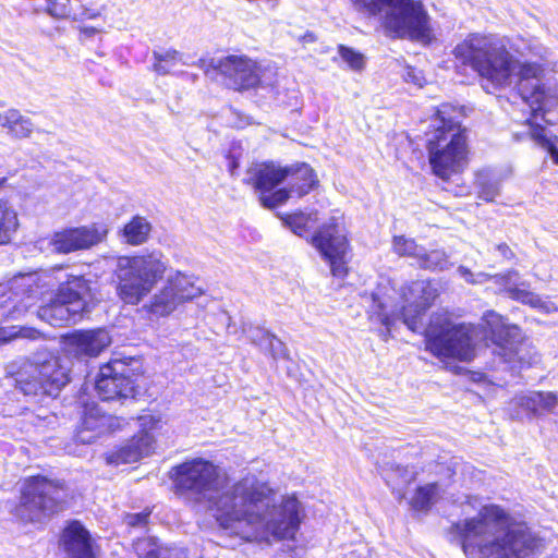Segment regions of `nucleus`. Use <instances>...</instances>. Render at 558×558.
<instances>
[{"instance_id": "obj_1", "label": "nucleus", "mask_w": 558, "mask_h": 558, "mask_svg": "<svg viewBox=\"0 0 558 558\" xmlns=\"http://www.w3.org/2000/svg\"><path fill=\"white\" fill-rule=\"evenodd\" d=\"M173 473L177 494L186 504L209 511L242 539H292L300 527V501L291 496L277 504L274 490L255 476L229 484L218 466L202 458L177 465Z\"/></svg>"}, {"instance_id": "obj_2", "label": "nucleus", "mask_w": 558, "mask_h": 558, "mask_svg": "<svg viewBox=\"0 0 558 558\" xmlns=\"http://www.w3.org/2000/svg\"><path fill=\"white\" fill-rule=\"evenodd\" d=\"M64 268L56 265L47 270L23 274L12 282V290L28 305L43 302L57 286L51 298L37 308V317L53 327H64L75 323L89 311L88 299L92 298L89 280L83 275L70 274L60 282L57 274Z\"/></svg>"}, {"instance_id": "obj_3", "label": "nucleus", "mask_w": 558, "mask_h": 558, "mask_svg": "<svg viewBox=\"0 0 558 558\" xmlns=\"http://www.w3.org/2000/svg\"><path fill=\"white\" fill-rule=\"evenodd\" d=\"M506 513L496 506L484 507L477 517L454 524L468 558H534L542 546L527 527L506 529Z\"/></svg>"}, {"instance_id": "obj_4", "label": "nucleus", "mask_w": 558, "mask_h": 558, "mask_svg": "<svg viewBox=\"0 0 558 558\" xmlns=\"http://www.w3.org/2000/svg\"><path fill=\"white\" fill-rule=\"evenodd\" d=\"M460 118V107L442 102L435 107L428 128V162L433 174L445 182L462 173L470 161L469 130Z\"/></svg>"}, {"instance_id": "obj_5", "label": "nucleus", "mask_w": 558, "mask_h": 558, "mask_svg": "<svg viewBox=\"0 0 558 558\" xmlns=\"http://www.w3.org/2000/svg\"><path fill=\"white\" fill-rule=\"evenodd\" d=\"M243 183L257 194L260 206L276 209L291 197L302 198L319 187L316 170L305 161L281 166L274 160L253 163Z\"/></svg>"}, {"instance_id": "obj_6", "label": "nucleus", "mask_w": 558, "mask_h": 558, "mask_svg": "<svg viewBox=\"0 0 558 558\" xmlns=\"http://www.w3.org/2000/svg\"><path fill=\"white\" fill-rule=\"evenodd\" d=\"M453 64L459 73L468 69L493 86L508 84L513 70V56L497 35L469 33L452 49Z\"/></svg>"}, {"instance_id": "obj_7", "label": "nucleus", "mask_w": 558, "mask_h": 558, "mask_svg": "<svg viewBox=\"0 0 558 558\" xmlns=\"http://www.w3.org/2000/svg\"><path fill=\"white\" fill-rule=\"evenodd\" d=\"M355 11L367 16L380 15L385 8L398 9L388 12L383 20L385 29L393 38L409 37L411 40H429L430 27L422 2L413 0H351Z\"/></svg>"}, {"instance_id": "obj_8", "label": "nucleus", "mask_w": 558, "mask_h": 558, "mask_svg": "<svg viewBox=\"0 0 558 558\" xmlns=\"http://www.w3.org/2000/svg\"><path fill=\"white\" fill-rule=\"evenodd\" d=\"M197 66L211 80H221L227 89L236 93L256 92L264 87L266 68L247 54H228L218 59L201 58Z\"/></svg>"}, {"instance_id": "obj_9", "label": "nucleus", "mask_w": 558, "mask_h": 558, "mask_svg": "<svg viewBox=\"0 0 558 558\" xmlns=\"http://www.w3.org/2000/svg\"><path fill=\"white\" fill-rule=\"evenodd\" d=\"M163 263L153 256L135 255L119 258L116 293L126 305H137L163 277Z\"/></svg>"}, {"instance_id": "obj_10", "label": "nucleus", "mask_w": 558, "mask_h": 558, "mask_svg": "<svg viewBox=\"0 0 558 558\" xmlns=\"http://www.w3.org/2000/svg\"><path fill=\"white\" fill-rule=\"evenodd\" d=\"M329 267L331 277L343 287L351 274L352 245L337 217H330L307 239Z\"/></svg>"}, {"instance_id": "obj_11", "label": "nucleus", "mask_w": 558, "mask_h": 558, "mask_svg": "<svg viewBox=\"0 0 558 558\" xmlns=\"http://www.w3.org/2000/svg\"><path fill=\"white\" fill-rule=\"evenodd\" d=\"M65 490L63 486L43 476L25 481L16 515L23 521H39L43 515L62 510Z\"/></svg>"}, {"instance_id": "obj_12", "label": "nucleus", "mask_w": 558, "mask_h": 558, "mask_svg": "<svg viewBox=\"0 0 558 558\" xmlns=\"http://www.w3.org/2000/svg\"><path fill=\"white\" fill-rule=\"evenodd\" d=\"M99 369L95 389L104 401H122L134 398L135 386L131 378L134 369L130 365L135 362L133 357H120L121 353Z\"/></svg>"}, {"instance_id": "obj_13", "label": "nucleus", "mask_w": 558, "mask_h": 558, "mask_svg": "<svg viewBox=\"0 0 558 558\" xmlns=\"http://www.w3.org/2000/svg\"><path fill=\"white\" fill-rule=\"evenodd\" d=\"M476 325L453 323L445 314H434L424 329L426 349H474Z\"/></svg>"}, {"instance_id": "obj_14", "label": "nucleus", "mask_w": 558, "mask_h": 558, "mask_svg": "<svg viewBox=\"0 0 558 558\" xmlns=\"http://www.w3.org/2000/svg\"><path fill=\"white\" fill-rule=\"evenodd\" d=\"M439 296L438 289L430 280L413 281L403 290L405 304L400 310L403 323L412 331H417L422 326V317L435 304Z\"/></svg>"}, {"instance_id": "obj_15", "label": "nucleus", "mask_w": 558, "mask_h": 558, "mask_svg": "<svg viewBox=\"0 0 558 558\" xmlns=\"http://www.w3.org/2000/svg\"><path fill=\"white\" fill-rule=\"evenodd\" d=\"M138 434L109 458L110 463H133L154 450L155 434L162 428L161 418L144 414L138 417Z\"/></svg>"}, {"instance_id": "obj_16", "label": "nucleus", "mask_w": 558, "mask_h": 558, "mask_svg": "<svg viewBox=\"0 0 558 558\" xmlns=\"http://www.w3.org/2000/svg\"><path fill=\"white\" fill-rule=\"evenodd\" d=\"M106 227L98 223L81 227H68L52 234L50 244L60 254L89 250L102 242L107 236Z\"/></svg>"}, {"instance_id": "obj_17", "label": "nucleus", "mask_w": 558, "mask_h": 558, "mask_svg": "<svg viewBox=\"0 0 558 558\" xmlns=\"http://www.w3.org/2000/svg\"><path fill=\"white\" fill-rule=\"evenodd\" d=\"M478 329L483 339L499 349H509L520 344L525 336L522 328L509 322L508 317L494 310L483 313Z\"/></svg>"}, {"instance_id": "obj_18", "label": "nucleus", "mask_w": 558, "mask_h": 558, "mask_svg": "<svg viewBox=\"0 0 558 558\" xmlns=\"http://www.w3.org/2000/svg\"><path fill=\"white\" fill-rule=\"evenodd\" d=\"M70 351H58L57 355L49 354L40 363L31 365L34 372L38 374L41 380L47 384L48 396L56 395L62 387L70 381V371L72 367Z\"/></svg>"}, {"instance_id": "obj_19", "label": "nucleus", "mask_w": 558, "mask_h": 558, "mask_svg": "<svg viewBox=\"0 0 558 558\" xmlns=\"http://www.w3.org/2000/svg\"><path fill=\"white\" fill-rule=\"evenodd\" d=\"M60 341L69 349H107L111 344V336L105 327L77 329L61 335Z\"/></svg>"}, {"instance_id": "obj_20", "label": "nucleus", "mask_w": 558, "mask_h": 558, "mask_svg": "<svg viewBox=\"0 0 558 558\" xmlns=\"http://www.w3.org/2000/svg\"><path fill=\"white\" fill-rule=\"evenodd\" d=\"M519 272L514 269H508L501 274L495 275V283L500 287V293L507 295L512 301L537 308L542 306V299L530 290L529 282L511 284L513 277H518Z\"/></svg>"}, {"instance_id": "obj_21", "label": "nucleus", "mask_w": 558, "mask_h": 558, "mask_svg": "<svg viewBox=\"0 0 558 558\" xmlns=\"http://www.w3.org/2000/svg\"><path fill=\"white\" fill-rule=\"evenodd\" d=\"M68 558H95L89 532L77 521L71 522L62 534Z\"/></svg>"}, {"instance_id": "obj_22", "label": "nucleus", "mask_w": 558, "mask_h": 558, "mask_svg": "<svg viewBox=\"0 0 558 558\" xmlns=\"http://www.w3.org/2000/svg\"><path fill=\"white\" fill-rule=\"evenodd\" d=\"M112 416L107 415L99 405L87 404L84 410L82 425L77 430V440L83 444L93 442L99 435L112 426Z\"/></svg>"}, {"instance_id": "obj_23", "label": "nucleus", "mask_w": 558, "mask_h": 558, "mask_svg": "<svg viewBox=\"0 0 558 558\" xmlns=\"http://www.w3.org/2000/svg\"><path fill=\"white\" fill-rule=\"evenodd\" d=\"M519 94L523 101L530 107V114L539 116L545 119L550 108L557 106L558 97L545 87L542 83H536L529 87L526 84L518 86Z\"/></svg>"}, {"instance_id": "obj_24", "label": "nucleus", "mask_w": 558, "mask_h": 558, "mask_svg": "<svg viewBox=\"0 0 558 558\" xmlns=\"http://www.w3.org/2000/svg\"><path fill=\"white\" fill-rule=\"evenodd\" d=\"M513 402L533 414L553 411L558 402L554 392L529 391L518 395Z\"/></svg>"}, {"instance_id": "obj_25", "label": "nucleus", "mask_w": 558, "mask_h": 558, "mask_svg": "<svg viewBox=\"0 0 558 558\" xmlns=\"http://www.w3.org/2000/svg\"><path fill=\"white\" fill-rule=\"evenodd\" d=\"M538 116L530 114L523 124L529 128L530 138L541 148L545 149L550 156L555 165L558 166V136L548 135L545 125L537 123Z\"/></svg>"}, {"instance_id": "obj_26", "label": "nucleus", "mask_w": 558, "mask_h": 558, "mask_svg": "<svg viewBox=\"0 0 558 558\" xmlns=\"http://www.w3.org/2000/svg\"><path fill=\"white\" fill-rule=\"evenodd\" d=\"M1 126L16 140L28 138L34 132L32 120L23 116L21 111L15 108H10L3 113Z\"/></svg>"}, {"instance_id": "obj_27", "label": "nucleus", "mask_w": 558, "mask_h": 558, "mask_svg": "<svg viewBox=\"0 0 558 558\" xmlns=\"http://www.w3.org/2000/svg\"><path fill=\"white\" fill-rule=\"evenodd\" d=\"M151 230V223L147 220V218L140 215H134L122 227L120 234L124 239L125 243L136 246L148 241Z\"/></svg>"}, {"instance_id": "obj_28", "label": "nucleus", "mask_w": 558, "mask_h": 558, "mask_svg": "<svg viewBox=\"0 0 558 558\" xmlns=\"http://www.w3.org/2000/svg\"><path fill=\"white\" fill-rule=\"evenodd\" d=\"M475 351H430L435 362L440 367H444L453 374H462L464 367L461 366L460 362H470L474 359Z\"/></svg>"}, {"instance_id": "obj_29", "label": "nucleus", "mask_w": 558, "mask_h": 558, "mask_svg": "<svg viewBox=\"0 0 558 558\" xmlns=\"http://www.w3.org/2000/svg\"><path fill=\"white\" fill-rule=\"evenodd\" d=\"M16 387L25 396L48 395L47 384H45L34 368L22 371L15 378Z\"/></svg>"}, {"instance_id": "obj_30", "label": "nucleus", "mask_w": 558, "mask_h": 558, "mask_svg": "<svg viewBox=\"0 0 558 558\" xmlns=\"http://www.w3.org/2000/svg\"><path fill=\"white\" fill-rule=\"evenodd\" d=\"M17 228L19 219L16 213L0 202V246L11 242Z\"/></svg>"}, {"instance_id": "obj_31", "label": "nucleus", "mask_w": 558, "mask_h": 558, "mask_svg": "<svg viewBox=\"0 0 558 558\" xmlns=\"http://www.w3.org/2000/svg\"><path fill=\"white\" fill-rule=\"evenodd\" d=\"M439 493L440 488L437 483L420 486L411 500V506L415 510H427L436 501Z\"/></svg>"}, {"instance_id": "obj_32", "label": "nucleus", "mask_w": 558, "mask_h": 558, "mask_svg": "<svg viewBox=\"0 0 558 558\" xmlns=\"http://www.w3.org/2000/svg\"><path fill=\"white\" fill-rule=\"evenodd\" d=\"M154 63L153 71L158 75H167L170 73L171 68L174 66L181 59V54L175 49H168L163 52H153Z\"/></svg>"}, {"instance_id": "obj_33", "label": "nucleus", "mask_w": 558, "mask_h": 558, "mask_svg": "<svg viewBox=\"0 0 558 558\" xmlns=\"http://www.w3.org/2000/svg\"><path fill=\"white\" fill-rule=\"evenodd\" d=\"M392 252L399 257H416L420 245L412 238L393 235L391 240Z\"/></svg>"}, {"instance_id": "obj_34", "label": "nucleus", "mask_w": 558, "mask_h": 558, "mask_svg": "<svg viewBox=\"0 0 558 558\" xmlns=\"http://www.w3.org/2000/svg\"><path fill=\"white\" fill-rule=\"evenodd\" d=\"M284 223L298 235L304 236L310 231L311 215L303 211L286 214Z\"/></svg>"}, {"instance_id": "obj_35", "label": "nucleus", "mask_w": 558, "mask_h": 558, "mask_svg": "<svg viewBox=\"0 0 558 558\" xmlns=\"http://www.w3.org/2000/svg\"><path fill=\"white\" fill-rule=\"evenodd\" d=\"M337 50L341 59L348 64L350 69L353 71H361L364 69L365 60L364 56L360 51L343 44L338 45Z\"/></svg>"}, {"instance_id": "obj_36", "label": "nucleus", "mask_w": 558, "mask_h": 558, "mask_svg": "<svg viewBox=\"0 0 558 558\" xmlns=\"http://www.w3.org/2000/svg\"><path fill=\"white\" fill-rule=\"evenodd\" d=\"M160 548L161 545L153 537L140 538L134 543L138 558H157Z\"/></svg>"}, {"instance_id": "obj_37", "label": "nucleus", "mask_w": 558, "mask_h": 558, "mask_svg": "<svg viewBox=\"0 0 558 558\" xmlns=\"http://www.w3.org/2000/svg\"><path fill=\"white\" fill-rule=\"evenodd\" d=\"M47 4L44 9L48 15L53 19L63 20L71 14V0H46Z\"/></svg>"}, {"instance_id": "obj_38", "label": "nucleus", "mask_w": 558, "mask_h": 558, "mask_svg": "<svg viewBox=\"0 0 558 558\" xmlns=\"http://www.w3.org/2000/svg\"><path fill=\"white\" fill-rule=\"evenodd\" d=\"M175 308V301L169 294L156 295L150 303V312L155 315L166 316Z\"/></svg>"}, {"instance_id": "obj_39", "label": "nucleus", "mask_w": 558, "mask_h": 558, "mask_svg": "<svg viewBox=\"0 0 558 558\" xmlns=\"http://www.w3.org/2000/svg\"><path fill=\"white\" fill-rule=\"evenodd\" d=\"M542 74V68L537 63L524 62L520 65L518 76L520 78L519 86L525 84V81L536 80Z\"/></svg>"}, {"instance_id": "obj_40", "label": "nucleus", "mask_w": 558, "mask_h": 558, "mask_svg": "<svg viewBox=\"0 0 558 558\" xmlns=\"http://www.w3.org/2000/svg\"><path fill=\"white\" fill-rule=\"evenodd\" d=\"M257 344L262 349H278L282 345L279 338L268 331H262Z\"/></svg>"}, {"instance_id": "obj_41", "label": "nucleus", "mask_w": 558, "mask_h": 558, "mask_svg": "<svg viewBox=\"0 0 558 558\" xmlns=\"http://www.w3.org/2000/svg\"><path fill=\"white\" fill-rule=\"evenodd\" d=\"M376 310L373 312L372 317L376 318L380 324H383L388 330H390L391 326L395 324V317L384 312V304L376 303Z\"/></svg>"}, {"instance_id": "obj_42", "label": "nucleus", "mask_w": 558, "mask_h": 558, "mask_svg": "<svg viewBox=\"0 0 558 558\" xmlns=\"http://www.w3.org/2000/svg\"><path fill=\"white\" fill-rule=\"evenodd\" d=\"M157 558H187L186 551L179 547L161 546Z\"/></svg>"}, {"instance_id": "obj_43", "label": "nucleus", "mask_w": 558, "mask_h": 558, "mask_svg": "<svg viewBox=\"0 0 558 558\" xmlns=\"http://www.w3.org/2000/svg\"><path fill=\"white\" fill-rule=\"evenodd\" d=\"M396 475H400L402 477L401 484H408L412 480V475L408 476V470L405 468L397 466V469L393 471ZM385 480L388 485H391L393 489L397 488V486L400 485V483L393 484V478L389 475L385 476Z\"/></svg>"}, {"instance_id": "obj_44", "label": "nucleus", "mask_w": 558, "mask_h": 558, "mask_svg": "<svg viewBox=\"0 0 558 558\" xmlns=\"http://www.w3.org/2000/svg\"><path fill=\"white\" fill-rule=\"evenodd\" d=\"M149 513L140 512L126 515V524L130 526H144L147 523Z\"/></svg>"}, {"instance_id": "obj_45", "label": "nucleus", "mask_w": 558, "mask_h": 558, "mask_svg": "<svg viewBox=\"0 0 558 558\" xmlns=\"http://www.w3.org/2000/svg\"><path fill=\"white\" fill-rule=\"evenodd\" d=\"M417 259L418 266L423 269H429L435 270L436 264L432 260L430 255L426 252L421 253L420 250L417 251V256L415 257Z\"/></svg>"}, {"instance_id": "obj_46", "label": "nucleus", "mask_w": 558, "mask_h": 558, "mask_svg": "<svg viewBox=\"0 0 558 558\" xmlns=\"http://www.w3.org/2000/svg\"><path fill=\"white\" fill-rule=\"evenodd\" d=\"M496 250L498 251L500 256L507 260H512L515 258L514 252L506 242L497 244Z\"/></svg>"}, {"instance_id": "obj_47", "label": "nucleus", "mask_w": 558, "mask_h": 558, "mask_svg": "<svg viewBox=\"0 0 558 558\" xmlns=\"http://www.w3.org/2000/svg\"><path fill=\"white\" fill-rule=\"evenodd\" d=\"M16 336H19L21 338L33 339V340L44 337V335L40 331H38L35 328H29V327L21 328Z\"/></svg>"}, {"instance_id": "obj_48", "label": "nucleus", "mask_w": 558, "mask_h": 558, "mask_svg": "<svg viewBox=\"0 0 558 558\" xmlns=\"http://www.w3.org/2000/svg\"><path fill=\"white\" fill-rule=\"evenodd\" d=\"M78 32H80V41H84L88 38H92L94 37L96 34L99 33V29L94 27V26H81L78 28Z\"/></svg>"}, {"instance_id": "obj_49", "label": "nucleus", "mask_w": 558, "mask_h": 558, "mask_svg": "<svg viewBox=\"0 0 558 558\" xmlns=\"http://www.w3.org/2000/svg\"><path fill=\"white\" fill-rule=\"evenodd\" d=\"M226 158L228 160V171L230 172L231 175H233L235 170L239 168V159L231 153L227 154Z\"/></svg>"}, {"instance_id": "obj_50", "label": "nucleus", "mask_w": 558, "mask_h": 558, "mask_svg": "<svg viewBox=\"0 0 558 558\" xmlns=\"http://www.w3.org/2000/svg\"><path fill=\"white\" fill-rule=\"evenodd\" d=\"M299 41L304 45L314 44L317 41V35L312 31H307L302 36H300Z\"/></svg>"}, {"instance_id": "obj_51", "label": "nucleus", "mask_w": 558, "mask_h": 558, "mask_svg": "<svg viewBox=\"0 0 558 558\" xmlns=\"http://www.w3.org/2000/svg\"><path fill=\"white\" fill-rule=\"evenodd\" d=\"M11 338H12V336H9V337H8V336H4V335H3V331H0V344H1V343H5V342H7L9 339H11Z\"/></svg>"}, {"instance_id": "obj_52", "label": "nucleus", "mask_w": 558, "mask_h": 558, "mask_svg": "<svg viewBox=\"0 0 558 558\" xmlns=\"http://www.w3.org/2000/svg\"><path fill=\"white\" fill-rule=\"evenodd\" d=\"M84 352L85 353H90V354H88L89 356H97L100 351L96 350V351H84Z\"/></svg>"}, {"instance_id": "obj_53", "label": "nucleus", "mask_w": 558, "mask_h": 558, "mask_svg": "<svg viewBox=\"0 0 558 558\" xmlns=\"http://www.w3.org/2000/svg\"><path fill=\"white\" fill-rule=\"evenodd\" d=\"M97 16H98V13L87 14V17H89V19H94V17H97Z\"/></svg>"}, {"instance_id": "obj_54", "label": "nucleus", "mask_w": 558, "mask_h": 558, "mask_svg": "<svg viewBox=\"0 0 558 558\" xmlns=\"http://www.w3.org/2000/svg\"><path fill=\"white\" fill-rule=\"evenodd\" d=\"M4 182H5V178H1L0 179V187L4 184Z\"/></svg>"}, {"instance_id": "obj_55", "label": "nucleus", "mask_w": 558, "mask_h": 558, "mask_svg": "<svg viewBox=\"0 0 558 558\" xmlns=\"http://www.w3.org/2000/svg\"><path fill=\"white\" fill-rule=\"evenodd\" d=\"M3 121V113L0 112V122Z\"/></svg>"}, {"instance_id": "obj_56", "label": "nucleus", "mask_w": 558, "mask_h": 558, "mask_svg": "<svg viewBox=\"0 0 558 558\" xmlns=\"http://www.w3.org/2000/svg\"><path fill=\"white\" fill-rule=\"evenodd\" d=\"M463 272L471 274L470 270H468V269H463Z\"/></svg>"}, {"instance_id": "obj_57", "label": "nucleus", "mask_w": 558, "mask_h": 558, "mask_svg": "<svg viewBox=\"0 0 558 558\" xmlns=\"http://www.w3.org/2000/svg\"><path fill=\"white\" fill-rule=\"evenodd\" d=\"M0 106L2 107V106H4V104L2 101H0Z\"/></svg>"}]
</instances>
